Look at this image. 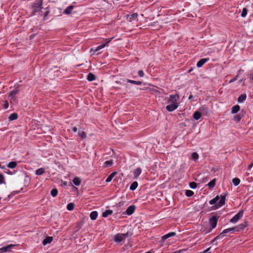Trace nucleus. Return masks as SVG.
<instances>
[{"mask_svg": "<svg viewBox=\"0 0 253 253\" xmlns=\"http://www.w3.org/2000/svg\"><path fill=\"white\" fill-rule=\"evenodd\" d=\"M179 99V96L178 95H170L168 101L169 104L166 106V109L169 112H172L177 109L178 106L177 101Z\"/></svg>", "mask_w": 253, "mask_h": 253, "instance_id": "1", "label": "nucleus"}, {"mask_svg": "<svg viewBox=\"0 0 253 253\" xmlns=\"http://www.w3.org/2000/svg\"><path fill=\"white\" fill-rule=\"evenodd\" d=\"M225 197L221 195L220 196H217L214 198L212 199L210 201L211 205L215 204L216 208H218L222 206L225 204Z\"/></svg>", "mask_w": 253, "mask_h": 253, "instance_id": "2", "label": "nucleus"}, {"mask_svg": "<svg viewBox=\"0 0 253 253\" xmlns=\"http://www.w3.org/2000/svg\"><path fill=\"white\" fill-rule=\"evenodd\" d=\"M128 236V233L125 234H118L114 237V241L116 242H121Z\"/></svg>", "mask_w": 253, "mask_h": 253, "instance_id": "3", "label": "nucleus"}, {"mask_svg": "<svg viewBox=\"0 0 253 253\" xmlns=\"http://www.w3.org/2000/svg\"><path fill=\"white\" fill-rule=\"evenodd\" d=\"M235 229H236V228L232 227V228H229L224 230L222 233H221L219 235H218L217 236H216L213 240H212V242H213L216 239L223 238L224 236V234L233 231L235 230Z\"/></svg>", "mask_w": 253, "mask_h": 253, "instance_id": "4", "label": "nucleus"}, {"mask_svg": "<svg viewBox=\"0 0 253 253\" xmlns=\"http://www.w3.org/2000/svg\"><path fill=\"white\" fill-rule=\"evenodd\" d=\"M42 0H40L34 3L33 6V11L38 12L42 9Z\"/></svg>", "mask_w": 253, "mask_h": 253, "instance_id": "5", "label": "nucleus"}, {"mask_svg": "<svg viewBox=\"0 0 253 253\" xmlns=\"http://www.w3.org/2000/svg\"><path fill=\"white\" fill-rule=\"evenodd\" d=\"M243 211H240L237 214H236L230 220L231 223L237 222L243 215Z\"/></svg>", "mask_w": 253, "mask_h": 253, "instance_id": "6", "label": "nucleus"}, {"mask_svg": "<svg viewBox=\"0 0 253 253\" xmlns=\"http://www.w3.org/2000/svg\"><path fill=\"white\" fill-rule=\"evenodd\" d=\"M217 222V218L215 216H212L210 219V224L212 229L216 227Z\"/></svg>", "mask_w": 253, "mask_h": 253, "instance_id": "7", "label": "nucleus"}, {"mask_svg": "<svg viewBox=\"0 0 253 253\" xmlns=\"http://www.w3.org/2000/svg\"><path fill=\"white\" fill-rule=\"evenodd\" d=\"M112 39H113V38H111V39H106V40H107V42H106V43H105V44H101V45H99V46H97V47L95 49L94 51H95V52H97V51H98V50H99L100 49H102V48H104V47H105V46L107 45V44L108 43H109L111 42V40H112Z\"/></svg>", "mask_w": 253, "mask_h": 253, "instance_id": "8", "label": "nucleus"}, {"mask_svg": "<svg viewBox=\"0 0 253 253\" xmlns=\"http://www.w3.org/2000/svg\"><path fill=\"white\" fill-rule=\"evenodd\" d=\"M135 207L134 206H130L128 207V208L127 209L126 211V212L127 214L128 215H131L135 211Z\"/></svg>", "mask_w": 253, "mask_h": 253, "instance_id": "9", "label": "nucleus"}, {"mask_svg": "<svg viewBox=\"0 0 253 253\" xmlns=\"http://www.w3.org/2000/svg\"><path fill=\"white\" fill-rule=\"evenodd\" d=\"M209 60L208 58H203L199 61L197 63V66L199 68L201 67L206 62Z\"/></svg>", "mask_w": 253, "mask_h": 253, "instance_id": "10", "label": "nucleus"}, {"mask_svg": "<svg viewBox=\"0 0 253 253\" xmlns=\"http://www.w3.org/2000/svg\"><path fill=\"white\" fill-rule=\"evenodd\" d=\"M137 14L136 13H132L130 15H128L127 16V19L129 21L131 22L132 19H135L137 18Z\"/></svg>", "mask_w": 253, "mask_h": 253, "instance_id": "11", "label": "nucleus"}, {"mask_svg": "<svg viewBox=\"0 0 253 253\" xmlns=\"http://www.w3.org/2000/svg\"><path fill=\"white\" fill-rule=\"evenodd\" d=\"M247 226H248V221L245 220L243 223L240 224L238 226L237 231H239L240 230H243Z\"/></svg>", "mask_w": 253, "mask_h": 253, "instance_id": "12", "label": "nucleus"}, {"mask_svg": "<svg viewBox=\"0 0 253 253\" xmlns=\"http://www.w3.org/2000/svg\"><path fill=\"white\" fill-rule=\"evenodd\" d=\"M53 238L52 237H47L45 239H44L42 241V244L43 245H45L47 244L50 243L52 241Z\"/></svg>", "mask_w": 253, "mask_h": 253, "instance_id": "13", "label": "nucleus"}, {"mask_svg": "<svg viewBox=\"0 0 253 253\" xmlns=\"http://www.w3.org/2000/svg\"><path fill=\"white\" fill-rule=\"evenodd\" d=\"M141 173V169L140 168H137L133 171L134 177L137 178Z\"/></svg>", "mask_w": 253, "mask_h": 253, "instance_id": "14", "label": "nucleus"}, {"mask_svg": "<svg viewBox=\"0 0 253 253\" xmlns=\"http://www.w3.org/2000/svg\"><path fill=\"white\" fill-rule=\"evenodd\" d=\"M117 174V172L114 171L111 173L110 175L107 178L105 181L107 183L110 182L113 177Z\"/></svg>", "mask_w": 253, "mask_h": 253, "instance_id": "15", "label": "nucleus"}, {"mask_svg": "<svg viewBox=\"0 0 253 253\" xmlns=\"http://www.w3.org/2000/svg\"><path fill=\"white\" fill-rule=\"evenodd\" d=\"M14 245H10L7 246L2 247L0 249V251H1V252H5L6 251H9L12 247H13Z\"/></svg>", "mask_w": 253, "mask_h": 253, "instance_id": "16", "label": "nucleus"}, {"mask_svg": "<svg viewBox=\"0 0 253 253\" xmlns=\"http://www.w3.org/2000/svg\"><path fill=\"white\" fill-rule=\"evenodd\" d=\"M73 9V5H70L69 6H68L64 11V13L65 14H70V13H71V12L72 11Z\"/></svg>", "mask_w": 253, "mask_h": 253, "instance_id": "17", "label": "nucleus"}, {"mask_svg": "<svg viewBox=\"0 0 253 253\" xmlns=\"http://www.w3.org/2000/svg\"><path fill=\"white\" fill-rule=\"evenodd\" d=\"M18 90H14L11 91L9 95H8V98H11V99H14L15 96L16 94L18 93Z\"/></svg>", "mask_w": 253, "mask_h": 253, "instance_id": "18", "label": "nucleus"}, {"mask_svg": "<svg viewBox=\"0 0 253 253\" xmlns=\"http://www.w3.org/2000/svg\"><path fill=\"white\" fill-rule=\"evenodd\" d=\"M98 215L97 212L96 211H92L90 214V217L91 220H95L96 219Z\"/></svg>", "mask_w": 253, "mask_h": 253, "instance_id": "19", "label": "nucleus"}, {"mask_svg": "<svg viewBox=\"0 0 253 253\" xmlns=\"http://www.w3.org/2000/svg\"><path fill=\"white\" fill-rule=\"evenodd\" d=\"M175 235V232H170V233H168V234L163 236L162 237V239L164 240H166V239H168L169 237H172V236H174Z\"/></svg>", "mask_w": 253, "mask_h": 253, "instance_id": "20", "label": "nucleus"}, {"mask_svg": "<svg viewBox=\"0 0 253 253\" xmlns=\"http://www.w3.org/2000/svg\"><path fill=\"white\" fill-rule=\"evenodd\" d=\"M113 211L110 210H106L104 212L102 213V216L104 217H106L109 215H110L112 213Z\"/></svg>", "mask_w": 253, "mask_h": 253, "instance_id": "21", "label": "nucleus"}, {"mask_svg": "<svg viewBox=\"0 0 253 253\" xmlns=\"http://www.w3.org/2000/svg\"><path fill=\"white\" fill-rule=\"evenodd\" d=\"M81 182L80 178L77 177L74 178L73 180V183L76 186H79L81 184Z\"/></svg>", "mask_w": 253, "mask_h": 253, "instance_id": "22", "label": "nucleus"}, {"mask_svg": "<svg viewBox=\"0 0 253 253\" xmlns=\"http://www.w3.org/2000/svg\"><path fill=\"white\" fill-rule=\"evenodd\" d=\"M17 118H18L17 114L14 113H13V114H11V115H10V116L8 117V119L10 121H13V120H16L17 119Z\"/></svg>", "mask_w": 253, "mask_h": 253, "instance_id": "23", "label": "nucleus"}, {"mask_svg": "<svg viewBox=\"0 0 253 253\" xmlns=\"http://www.w3.org/2000/svg\"><path fill=\"white\" fill-rule=\"evenodd\" d=\"M87 79L88 81H92L95 79V76L94 74L92 73L88 74Z\"/></svg>", "mask_w": 253, "mask_h": 253, "instance_id": "24", "label": "nucleus"}, {"mask_svg": "<svg viewBox=\"0 0 253 253\" xmlns=\"http://www.w3.org/2000/svg\"><path fill=\"white\" fill-rule=\"evenodd\" d=\"M201 117V114L198 111L195 112L193 114V118L196 120H199Z\"/></svg>", "mask_w": 253, "mask_h": 253, "instance_id": "25", "label": "nucleus"}, {"mask_svg": "<svg viewBox=\"0 0 253 253\" xmlns=\"http://www.w3.org/2000/svg\"><path fill=\"white\" fill-rule=\"evenodd\" d=\"M246 97L247 96L245 94L241 95L238 99V101L240 103L243 102L246 99Z\"/></svg>", "mask_w": 253, "mask_h": 253, "instance_id": "26", "label": "nucleus"}, {"mask_svg": "<svg viewBox=\"0 0 253 253\" xmlns=\"http://www.w3.org/2000/svg\"><path fill=\"white\" fill-rule=\"evenodd\" d=\"M138 186V183L136 181L133 182L130 186V189L132 191L135 190Z\"/></svg>", "mask_w": 253, "mask_h": 253, "instance_id": "27", "label": "nucleus"}, {"mask_svg": "<svg viewBox=\"0 0 253 253\" xmlns=\"http://www.w3.org/2000/svg\"><path fill=\"white\" fill-rule=\"evenodd\" d=\"M240 106L238 105H235L233 106L232 108V113H236L238 112L240 110Z\"/></svg>", "mask_w": 253, "mask_h": 253, "instance_id": "28", "label": "nucleus"}, {"mask_svg": "<svg viewBox=\"0 0 253 253\" xmlns=\"http://www.w3.org/2000/svg\"><path fill=\"white\" fill-rule=\"evenodd\" d=\"M44 169L43 168H40V169H38L36 171V174L37 175H40L44 173Z\"/></svg>", "mask_w": 253, "mask_h": 253, "instance_id": "29", "label": "nucleus"}, {"mask_svg": "<svg viewBox=\"0 0 253 253\" xmlns=\"http://www.w3.org/2000/svg\"><path fill=\"white\" fill-rule=\"evenodd\" d=\"M16 163L15 162H11L7 165V167L10 169L14 168L16 166Z\"/></svg>", "mask_w": 253, "mask_h": 253, "instance_id": "30", "label": "nucleus"}, {"mask_svg": "<svg viewBox=\"0 0 253 253\" xmlns=\"http://www.w3.org/2000/svg\"><path fill=\"white\" fill-rule=\"evenodd\" d=\"M113 164V162L112 160L107 161L104 163V167L105 168L111 166Z\"/></svg>", "mask_w": 253, "mask_h": 253, "instance_id": "31", "label": "nucleus"}, {"mask_svg": "<svg viewBox=\"0 0 253 253\" xmlns=\"http://www.w3.org/2000/svg\"><path fill=\"white\" fill-rule=\"evenodd\" d=\"M127 82L131 84H134L137 85H140L142 83L140 81H135L133 80H127Z\"/></svg>", "mask_w": 253, "mask_h": 253, "instance_id": "32", "label": "nucleus"}, {"mask_svg": "<svg viewBox=\"0 0 253 253\" xmlns=\"http://www.w3.org/2000/svg\"><path fill=\"white\" fill-rule=\"evenodd\" d=\"M240 182V180L238 178H234L232 179V183L235 186H237Z\"/></svg>", "mask_w": 253, "mask_h": 253, "instance_id": "33", "label": "nucleus"}, {"mask_svg": "<svg viewBox=\"0 0 253 253\" xmlns=\"http://www.w3.org/2000/svg\"><path fill=\"white\" fill-rule=\"evenodd\" d=\"M215 184V179H213L212 180L210 181L208 184V185L210 188H213Z\"/></svg>", "mask_w": 253, "mask_h": 253, "instance_id": "34", "label": "nucleus"}, {"mask_svg": "<svg viewBox=\"0 0 253 253\" xmlns=\"http://www.w3.org/2000/svg\"><path fill=\"white\" fill-rule=\"evenodd\" d=\"M192 158L194 161H196L199 158V155L196 152H194L192 154Z\"/></svg>", "mask_w": 253, "mask_h": 253, "instance_id": "35", "label": "nucleus"}, {"mask_svg": "<svg viewBox=\"0 0 253 253\" xmlns=\"http://www.w3.org/2000/svg\"><path fill=\"white\" fill-rule=\"evenodd\" d=\"M74 208V204L72 203H70L69 204H68L67 206V209L69 211H72Z\"/></svg>", "mask_w": 253, "mask_h": 253, "instance_id": "36", "label": "nucleus"}, {"mask_svg": "<svg viewBox=\"0 0 253 253\" xmlns=\"http://www.w3.org/2000/svg\"><path fill=\"white\" fill-rule=\"evenodd\" d=\"M58 194V191L56 189H53L51 191V195L53 197H55L57 196Z\"/></svg>", "mask_w": 253, "mask_h": 253, "instance_id": "37", "label": "nucleus"}, {"mask_svg": "<svg viewBox=\"0 0 253 253\" xmlns=\"http://www.w3.org/2000/svg\"><path fill=\"white\" fill-rule=\"evenodd\" d=\"M247 12H248L247 9L246 8H244L242 9V11L241 16L243 17H245L247 14Z\"/></svg>", "mask_w": 253, "mask_h": 253, "instance_id": "38", "label": "nucleus"}, {"mask_svg": "<svg viewBox=\"0 0 253 253\" xmlns=\"http://www.w3.org/2000/svg\"><path fill=\"white\" fill-rule=\"evenodd\" d=\"M150 91L153 94L157 95V93H159V91L156 88L152 87L150 88Z\"/></svg>", "mask_w": 253, "mask_h": 253, "instance_id": "39", "label": "nucleus"}, {"mask_svg": "<svg viewBox=\"0 0 253 253\" xmlns=\"http://www.w3.org/2000/svg\"><path fill=\"white\" fill-rule=\"evenodd\" d=\"M186 195L187 197H191L194 194V192L191 190H186Z\"/></svg>", "mask_w": 253, "mask_h": 253, "instance_id": "40", "label": "nucleus"}, {"mask_svg": "<svg viewBox=\"0 0 253 253\" xmlns=\"http://www.w3.org/2000/svg\"><path fill=\"white\" fill-rule=\"evenodd\" d=\"M78 134L83 139L86 137V134L84 131H80L79 132Z\"/></svg>", "mask_w": 253, "mask_h": 253, "instance_id": "41", "label": "nucleus"}, {"mask_svg": "<svg viewBox=\"0 0 253 253\" xmlns=\"http://www.w3.org/2000/svg\"><path fill=\"white\" fill-rule=\"evenodd\" d=\"M5 183L4 177L3 175L0 174V184Z\"/></svg>", "mask_w": 253, "mask_h": 253, "instance_id": "42", "label": "nucleus"}, {"mask_svg": "<svg viewBox=\"0 0 253 253\" xmlns=\"http://www.w3.org/2000/svg\"><path fill=\"white\" fill-rule=\"evenodd\" d=\"M189 186L191 188L194 189V188H196L197 184L194 182H192L190 183Z\"/></svg>", "mask_w": 253, "mask_h": 253, "instance_id": "43", "label": "nucleus"}, {"mask_svg": "<svg viewBox=\"0 0 253 253\" xmlns=\"http://www.w3.org/2000/svg\"><path fill=\"white\" fill-rule=\"evenodd\" d=\"M241 119V116L239 115H237L234 117V120L237 122H239Z\"/></svg>", "mask_w": 253, "mask_h": 253, "instance_id": "44", "label": "nucleus"}, {"mask_svg": "<svg viewBox=\"0 0 253 253\" xmlns=\"http://www.w3.org/2000/svg\"><path fill=\"white\" fill-rule=\"evenodd\" d=\"M3 106L5 109H7L8 107V102L7 100L4 101Z\"/></svg>", "mask_w": 253, "mask_h": 253, "instance_id": "45", "label": "nucleus"}, {"mask_svg": "<svg viewBox=\"0 0 253 253\" xmlns=\"http://www.w3.org/2000/svg\"><path fill=\"white\" fill-rule=\"evenodd\" d=\"M138 75L141 77H142L144 76V73L143 72V71L142 70H140L138 71Z\"/></svg>", "mask_w": 253, "mask_h": 253, "instance_id": "46", "label": "nucleus"}, {"mask_svg": "<svg viewBox=\"0 0 253 253\" xmlns=\"http://www.w3.org/2000/svg\"><path fill=\"white\" fill-rule=\"evenodd\" d=\"M238 77V75H237L234 78L232 79V80H231L230 81H229V83H231L234 81H235L236 80H237V78Z\"/></svg>", "mask_w": 253, "mask_h": 253, "instance_id": "47", "label": "nucleus"}, {"mask_svg": "<svg viewBox=\"0 0 253 253\" xmlns=\"http://www.w3.org/2000/svg\"><path fill=\"white\" fill-rule=\"evenodd\" d=\"M200 110L201 111H206V112L208 111V109L206 107H205L204 106L203 107H201L200 109Z\"/></svg>", "mask_w": 253, "mask_h": 253, "instance_id": "48", "label": "nucleus"}, {"mask_svg": "<svg viewBox=\"0 0 253 253\" xmlns=\"http://www.w3.org/2000/svg\"><path fill=\"white\" fill-rule=\"evenodd\" d=\"M9 100H10V103L11 104H13V102L14 101H15V100H16V98L15 97H14V99H11V98H9Z\"/></svg>", "mask_w": 253, "mask_h": 253, "instance_id": "49", "label": "nucleus"}, {"mask_svg": "<svg viewBox=\"0 0 253 253\" xmlns=\"http://www.w3.org/2000/svg\"><path fill=\"white\" fill-rule=\"evenodd\" d=\"M253 167V163H251L250 165H249V166L248 167V169L250 170Z\"/></svg>", "mask_w": 253, "mask_h": 253, "instance_id": "50", "label": "nucleus"}, {"mask_svg": "<svg viewBox=\"0 0 253 253\" xmlns=\"http://www.w3.org/2000/svg\"><path fill=\"white\" fill-rule=\"evenodd\" d=\"M249 78H250V80H253V74H250L249 75Z\"/></svg>", "mask_w": 253, "mask_h": 253, "instance_id": "51", "label": "nucleus"}, {"mask_svg": "<svg viewBox=\"0 0 253 253\" xmlns=\"http://www.w3.org/2000/svg\"><path fill=\"white\" fill-rule=\"evenodd\" d=\"M73 131L76 132L77 131V128L76 127H74L73 128Z\"/></svg>", "mask_w": 253, "mask_h": 253, "instance_id": "52", "label": "nucleus"}, {"mask_svg": "<svg viewBox=\"0 0 253 253\" xmlns=\"http://www.w3.org/2000/svg\"><path fill=\"white\" fill-rule=\"evenodd\" d=\"M210 248H209L208 249H207V250H206L205 251H204V253H208V252L210 250Z\"/></svg>", "mask_w": 253, "mask_h": 253, "instance_id": "53", "label": "nucleus"}, {"mask_svg": "<svg viewBox=\"0 0 253 253\" xmlns=\"http://www.w3.org/2000/svg\"><path fill=\"white\" fill-rule=\"evenodd\" d=\"M48 13V11H46L45 13H44V17L47 16Z\"/></svg>", "mask_w": 253, "mask_h": 253, "instance_id": "54", "label": "nucleus"}, {"mask_svg": "<svg viewBox=\"0 0 253 253\" xmlns=\"http://www.w3.org/2000/svg\"><path fill=\"white\" fill-rule=\"evenodd\" d=\"M180 252V251H175L172 253H179Z\"/></svg>", "mask_w": 253, "mask_h": 253, "instance_id": "55", "label": "nucleus"}, {"mask_svg": "<svg viewBox=\"0 0 253 253\" xmlns=\"http://www.w3.org/2000/svg\"><path fill=\"white\" fill-rule=\"evenodd\" d=\"M192 97H193V96H192V95H190V96H189V99H192Z\"/></svg>", "mask_w": 253, "mask_h": 253, "instance_id": "56", "label": "nucleus"}, {"mask_svg": "<svg viewBox=\"0 0 253 253\" xmlns=\"http://www.w3.org/2000/svg\"><path fill=\"white\" fill-rule=\"evenodd\" d=\"M242 80H243V79H241V80H239V83L242 82Z\"/></svg>", "mask_w": 253, "mask_h": 253, "instance_id": "57", "label": "nucleus"}, {"mask_svg": "<svg viewBox=\"0 0 253 253\" xmlns=\"http://www.w3.org/2000/svg\"><path fill=\"white\" fill-rule=\"evenodd\" d=\"M151 253L150 252H147V253Z\"/></svg>", "mask_w": 253, "mask_h": 253, "instance_id": "58", "label": "nucleus"}, {"mask_svg": "<svg viewBox=\"0 0 253 253\" xmlns=\"http://www.w3.org/2000/svg\"><path fill=\"white\" fill-rule=\"evenodd\" d=\"M191 72V70H190L189 71V72Z\"/></svg>", "mask_w": 253, "mask_h": 253, "instance_id": "59", "label": "nucleus"}]
</instances>
